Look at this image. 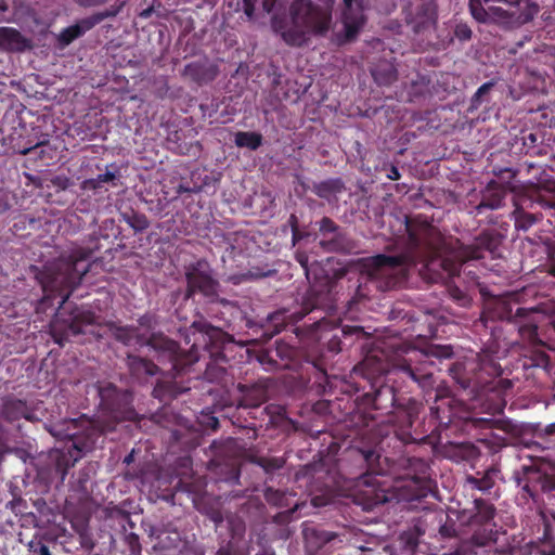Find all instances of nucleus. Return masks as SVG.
Here are the masks:
<instances>
[{
  "mask_svg": "<svg viewBox=\"0 0 555 555\" xmlns=\"http://www.w3.org/2000/svg\"><path fill=\"white\" fill-rule=\"evenodd\" d=\"M333 3V0H296L291 8V24L282 27L273 22V27L281 33L286 42L301 44L308 36H323L332 28Z\"/></svg>",
  "mask_w": 555,
  "mask_h": 555,
  "instance_id": "obj_1",
  "label": "nucleus"
},
{
  "mask_svg": "<svg viewBox=\"0 0 555 555\" xmlns=\"http://www.w3.org/2000/svg\"><path fill=\"white\" fill-rule=\"evenodd\" d=\"M469 8L479 22H506L508 17L527 22L537 12L530 0H470Z\"/></svg>",
  "mask_w": 555,
  "mask_h": 555,
  "instance_id": "obj_2",
  "label": "nucleus"
},
{
  "mask_svg": "<svg viewBox=\"0 0 555 555\" xmlns=\"http://www.w3.org/2000/svg\"><path fill=\"white\" fill-rule=\"evenodd\" d=\"M344 3L346 7L344 13L345 40L348 41L356 37L364 24V17L359 0H344Z\"/></svg>",
  "mask_w": 555,
  "mask_h": 555,
  "instance_id": "obj_3",
  "label": "nucleus"
},
{
  "mask_svg": "<svg viewBox=\"0 0 555 555\" xmlns=\"http://www.w3.org/2000/svg\"><path fill=\"white\" fill-rule=\"evenodd\" d=\"M82 259V256L80 258H73L70 262L66 263L65 271L63 273H59L55 275L51 284L43 283V288L47 291L48 288L52 292L54 289V286L52 284L59 283L62 285L69 286L73 283L76 282V280L80 279L86 272L87 267H83L81 269H78V262Z\"/></svg>",
  "mask_w": 555,
  "mask_h": 555,
  "instance_id": "obj_4",
  "label": "nucleus"
},
{
  "mask_svg": "<svg viewBox=\"0 0 555 555\" xmlns=\"http://www.w3.org/2000/svg\"><path fill=\"white\" fill-rule=\"evenodd\" d=\"M25 43L20 33L13 28H0V49L20 50Z\"/></svg>",
  "mask_w": 555,
  "mask_h": 555,
  "instance_id": "obj_5",
  "label": "nucleus"
},
{
  "mask_svg": "<svg viewBox=\"0 0 555 555\" xmlns=\"http://www.w3.org/2000/svg\"><path fill=\"white\" fill-rule=\"evenodd\" d=\"M237 146L256 150L261 143V137L255 132H238L235 135Z\"/></svg>",
  "mask_w": 555,
  "mask_h": 555,
  "instance_id": "obj_6",
  "label": "nucleus"
},
{
  "mask_svg": "<svg viewBox=\"0 0 555 555\" xmlns=\"http://www.w3.org/2000/svg\"><path fill=\"white\" fill-rule=\"evenodd\" d=\"M258 0H244V10L248 17H251L255 11V4ZM275 0H261L263 10L266 12H271L274 5Z\"/></svg>",
  "mask_w": 555,
  "mask_h": 555,
  "instance_id": "obj_7",
  "label": "nucleus"
},
{
  "mask_svg": "<svg viewBox=\"0 0 555 555\" xmlns=\"http://www.w3.org/2000/svg\"><path fill=\"white\" fill-rule=\"evenodd\" d=\"M114 179H115V173L109 170H106V172L99 175L95 179L87 180L85 182V184H86V188L95 189L103 183L113 181Z\"/></svg>",
  "mask_w": 555,
  "mask_h": 555,
  "instance_id": "obj_8",
  "label": "nucleus"
},
{
  "mask_svg": "<svg viewBox=\"0 0 555 555\" xmlns=\"http://www.w3.org/2000/svg\"><path fill=\"white\" fill-rule=\"evenodd\" d=\"M81 34L79 26H72L65 30H63L60 35V40L64 44H68L75 38H77Z\"/></svg>",
  "mask_w": 555,
  "mask_h": 555,
  "instance_id": "obj_9",
  "label": "nucleus"
},
{
  "mask_svg": "<svg viewBox=\"0 0 555 555\" xmlns=\"http://www.w3.org/2000/svg\"><path fill=\"white\" fill-rule=\"evenodd\" d=\"M29 546L34 555H50L48 546L43 544L31 542Z\"/></svg>",
  "mask_w": 555,
  "mask_h": 555,
  "instance_id": "obj_10",
  "label": "nucleus"
},
{
  "mask_svg": "<svg viewBox=\"0 0 555 555\" xmlns=\"http://www.w3.org/2000/svg\"><path fill=\"white\" fill-rule=\"evenodd\" d=\"M209 283H210L209 280L205 279L204 284L202 285L196 282L195 276H193V275L189 276V284H190L191 288L203 289V288L207 287Z\"/></svg>",
  "mask_w": 555,
  "mask_h": 555,
  "instance_id": "obj_11",
  "label": "nucleus"
},
{
  "mask_svg": "<svg viewBox=\"0 0 555 555\" xmlns=\"http://www.w3.org/2000/svg\"><path fill=\"white\" fill-rule=\"evenodd\" d=\"M491 88L490 83L482 85L476 92V99H479L483 93H486Z\"/></svg>",
  "mask_w": 555,
  "mask_h": 555,
  "instance_id": "obj_12",
  "label": "nucleus"
},
{
  "mask_svg": "<svg viewBox=\"0 0 555 555\" xmlns=\"http://www.w3.org/2000/svg\"><path fill=\"white\" fill-rule=\"evenodd\" d=\"M373 76L375 77V79L377 81H380V82H387L390 78H384L382 77V75L379 74V72L377 69H374L373 70Z\"/></svg>",
  "mask_w": 555,
  "mask_h": 555,
  "instance_id": "obj_13",
  "label": "nucleus"
},
{
  "mask_svg": "<svg viewBox=\"0 0 555 555\" xmlns=\"http://www.w3.org/2000/svg\"><path fill=\"white\" fill-rule=\"evenodd\" d=\"M389 178L390 179H398L399 178V173H398V170L396 168L391 169V175H389Z\"/></svg>",
  "mask_w": 555,
  "mask_h": 555,
  "instance_id": "obj_14",
  "label": "nucleus"
},
{
  "mask_svg": "<svg viewBox=\"0 0 555 555\" xmlns=\"http://www.w3.org/2000/svg\"><path fill=\"white\" fill-rule=\"evenodd\" d=\"M462 36H463L464 38H468V37L470 36V30H468V29H464V30H463V33H462Z\"/></svg>",
  "mask_w": 555,
  "mask_h": 555,
  "instance_id": "obj_15",
  "label": "nucleus"
},
{
  "mask_svg": "<svg viewBox=\"0 0 555 555\" xmlns=\"http://www.w3.org/2000/svg\"><path fill=\"white\" fill-rule=\"evenodd\" d=\"M219 555H222V553H219Z\"/></svg>",
  "mask_w": 555,
  "mask_h": 555,
  "instance_id": "obj_16",
  "label": "nucleus"
}]
</instances>
